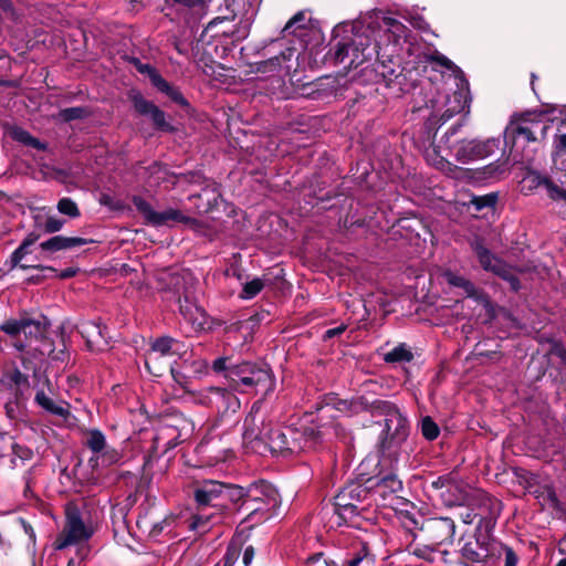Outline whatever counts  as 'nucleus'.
<instances>
[{"label":"nucleus","mask_w":566,"mask_h":566,"mask_svg":"<svg viewBox=\"0 0 566 566\" xmlns=\"http://www.w3.org/2000/svg\"><path fill=\"white\" fill-rule=\"evenodd\" d=\"M12 137L19 143H22L23 145L30 146L32 148L44 150L45 145L41 143L39 139L34 138L30 135L27 130L22 128H14L12 130Z\"/></svg>","instance_id":"obj_37"},{"label":"nucleus","mask_w":566,"mask_h":566,"mask_svg":"<svg viewBox=\"0 0 566 566\" xmlns=\"http://www.w3.org/2000/svg\"><path fill=\"white\" fill-rule=\"evenodd\" d=\"M346 329V325L342 324L337 327L329 328L324 333V339H331L335 336L343 334Z\"/></svg>","instance_id":"obj_56"},{"label":"nucleus","mask_w":566,"mask_h":566,"mask_svg":"<svg viewBox=\"0 0 566 566\" xmlns=\"http://www.w3.org/2000/svg\"><path fill=\"white\" fill-rule=\"evenodd\" d=\"M21 523H22V526H23L25 533L30 536V539L34 541L35 534H34L33 528L29 524H27L23 520H21Z\"/></svg>","instance_id":"obj_64"},{"label":"nucleus","mask_w":566,"mask_h":566,"mask_svg":"<svg viewBox=\"0 0 566 566\" xmlns=\"http://www.w3.org/2000/svg\"><path fill=\"white\" fill-rule=\"evenodd\" d=\"M434 554H436V551L429 546L413 548V555H416L417 557L423 558L426 560H429V562L434 560V556H433Z\"/></svg>","instance_id":"obj_53"},{"label":"nucleus","mask_w":566,"mask_h":566,"mask_svg":"<svg viewBox=\"0 0 566 566\" xmlns=\"http://www.w3.org/2000/svg\"><path fill=\"white\" fill-rule=\"evenodd\" d=\"M369 493L370 488L359 482H352L344 486L335 496L334 523L339 526L357 516L358 503L365 501Z\"/></svg>","instance_id":"obj_9"},{"label":"nucleus","mask_w":566,"mask_h":566,"mask_svg":"<svg viewBox=\"0 0 566 566\" xmlns=\"http://www.w3.org/2000/svg\"><path fill=\"white\" fill-rule=\"evenodd\" d=\"M233 493H235V500H242L240 510L248 513L243 521L249 524L248 527L269 520L281 503L275 486L265 481L254 482L247 489L237 485Z\"/></svg>","instance_id":"obj_4"},{"label":"nucleus","mask_w":566,"mask_h":566,"mask_svg":"<svg viewBox=\"0 0 566 566\" xmlns=\"http://www.w3.org/2000/svg\"><path fill=\"white\" fill-rule=\"evenodd\" d=\"M264 287V282L261 279H253L250 282H247L243 285L241 297L245 300L253 298L258 295Z\"/></svg>","instance_id":"obj_44"},{"label":"nucleus","mask_w":566,"mask_h":566,"mask_svg":"<svg viewBox=\"0 0 566 566\" xmlns=\"http://www.w3.org/2000/svg\"><path fill=\"white\" fill-rule=\"evenodd\" d=\"M465 504L474 507L480 515V526L495 521L501 513V502L482 490H473Z\"/></svg>","instance_id":"obj_19"},{"label":"nucleus","mask_w":566,"mask_h":566,"mask_svg":"<svg viewBox=\"0 0 566 566\" xmlns=\"http://www.w3.org/2000/svg\"><path fill=\"white\" fill-rule=\"evenodd\" d=\"M76 327L90 350H103L107 347V332L101 321H82Z\"/></svg>","instance_id":"obj_21"},{"label":"nucleus","mask_w":566,"mask_h":566,"mask_svg":"<svg viewBox=\"0 0 566 566\" xmlns=\"http://www.w3.org/2000/svg\"><path fill=\"white\" fill-rule=\"evenodd\" d=\"M287 438H290L287 454H294L314 448L319 440V433L310 427L303 429L289 427Z\"/></svg>","instance_id":"obj_22"},{"label":"nucleus","mask_w":566,"mask_h":566,"mask_svg":"<svg viewBox=\"0 0 566 566\" xmlns=\"http://www.w3.org/2000/svg\"><path fill=\"white\" fill-rule=\"evenodd\" d=\"M171 429L170 428H161L158 430V432L156 433V436L154 437V444H155V448L158 449L161 447L165 448V450H169L174 447H176V442H172V439L170 440H167V441H164L166 436H168V431H170Z\"/></svg>","instance_id":"obj_47"},{"label":"nucleus","mask_w":566,"mask_h":566,"mask_svg":"<svg viewBox=\"0 0 566 566\" xmlns=\"http://www.w3.org/2000/svg\"><path fill=\"white\" fill-rule=\"evenodd\" d=\"M230 22H231V20L228 17H217L208 23V25L206 28V32L211 31L218 24L230 23Z\"/></svg>","instance_id":"obj_60"},{"label":"nucleus","mask_w":566,"mask_h":566,"mask_svg":"<svg viewBox=\"0 0 566 566\" xmlns=\"http://www.w3.org/2000/svg\"><path fill=\"white\" fill-rule=\"evenodd\" d=\"M93 534L94 528L83 520L81 512L69 506L64 527L53 543L54 549L62 551L72 545L86 543Z\"/></svg>","instance_id":"obj_10"},{"label":"nucleus","mask_w":566,"mask_h":566,"mask_svg":"<svg viewBox=\"0 0 566 566\" xmlns=\"http://www.w3.org/2000/svg\"><path fill=\"white\" fill-rule=\"evenodd\" d=\"M130 98L135 109L142 115L149 116L156 128L165 132H171L174 129L166 120L165 113L154 103L145 99L140 93H133Z\"/></svg>","instance_id":"obj_23"},{"label":"nucleus","mask_w":566,"mask_h":566,"mask_svg":"<svg viewBox=\"0 0 566 566\" xmlns=\"http://www.w3.org/2000/svg\"><path fill=\"white\" fill-rule=\"evenodd\" d=\"M471 509L465 513L462 514L461 518L464 524H472L476 517H480L478 512H475V509L470 506Z\"/></svg>","instance_id":"obj_58"},{"label":"nucleus","mask_w":566,"mask_h":566,"mask_svg":"<svg viewBox=\"0 0 566 566\" xmlns=\"http://www.w3.org/2000/svg\"><path fill=\"white\" fill-rule=\"evenodd\" d=\"M374 558L368 553L367 547L363 546L359 552L348 559L344 566H373Z\"/></svg>","instance_id":"obj_43"},{"label":"nucleus","mask_w":566,"mask_h":566,"mask_svg":"<svg viewBox=\"0 0 566 566\" xmlns=\"http://www.w3.org/2000/svg\"><path fill=\"white\" fill-rule=\"evenodd\" d=\"M166 88H158L160 92L167 94L172 101H175L178 104L185 105L186 99L184 98L182 94L170 86V84L166 81Z\"/></svg>","instance_id":"obj_51"},{"label":"nucleus","mask_w":566,"mask_h":566,"mask_svg":"<svg viewBox=\"0 0 566 566\" xmlns=\"http://www.w3.org/2000/svg\"><path fill=\"white\" fill-rule=\"evenodd\" d=\"M56 209L61 214L67 216L71 219H75L81 216L76 202L69 197L61 198L57 201Z\"/></svg>","instance_id":"obj_39"},{"label":"nucleus","mask_w":566,"mask_h":566,"mask_svg":"<svg viewBox=\"0 0 566 566\" xmlns=\"http://www.w3.org/2000/svg\"><path fill=\"white\" fill-rule=\"evenodd\" d=\"M49 327V319L42 315L38 317L22 315L19 318H10L0 325V329L6 334L12 337L23 334L29 342L44 337Z\"/></svg>","instance_id":"obj_13"},{"label":"nucleus","mask_w":566,"mask_h":566,"mask_svg":"<svg viewBox=\"0 0 566 566\" xmlns=\"http://www.w3.org/2000/svg\"><path fill=\"white\" fill-rule=\"evenodd\" d=\"M497 201L496 193H488L485 196L474 197L472 199V203L476 208V210H482L483 208L494 207Z\"/></svg>","instance_id":"obj_46"},{"label":"nucleus","mask_w":566,"mask_h":566,"mask_svg":"<svg viewBox=\"0 0 566 566\" xmlns=\"http://www.w3.org/2000/svg\"><path fill=\"white\" fill-rule=\"evenodd\" d=\"M367 482L371 483L369 488L374 489V492L379 494L382 499L391 494H397L402 490L401 480L392 472L377 479L375 482H373V479H368Z\"/></svg>","instance_id":"obj_27"},{"label":"nucleus","mask_w":566,"mask_h":566,"mask_svg":"<svg viewBox=\"0 0 566 566\" xmlns=\"http://www.w3.org/2000/svg\"><path fill=\"white\" fill-rule=\"evenodd\" d=\"M255 552L254 548L250 545L244 548L243 555H242V563L244 566H250L252 564V560L254 558Z\"/></svg>","instance_id":"obj_55"},{"label":"nucleus","mask_w":566,"mask_h":566,"mask_svg":"<svg viewBox=\"0 0 566 566\" xmlns=\"http://www.w3.org/2000/svg\"><path fill=\"white\" fill-rule=\"evenodd\" d=\"M180 314L191 325L195 332L205 331L209 327L206 312L198 305L185 300V304L179 306Z\"/></svg>","instance_id":"obj_25"},{"label":"nucleus","mask_w":566,"mask_h":566,"mask_svg":"<svg viewBox=\"0 0 566 566\" xmlns=\"http://www.w3.org/2000/svg\"><path fill=\"white\" fill-rule=\"evenodd\" d=\"M65 224L64 220L57 219L56 217L49 216L44 223V231L46 233H55L60 231Z\"/></svg>","instance_id":"obj_49"},{"label":"nucleus","mask_w":566,"mask_h":566,"mask_svg":"<svg viewBox=\"0 0 566 566\" xmlns=\"http://www.w3.org/2000/svg\"><path fill=\"white\" fill-rule=\"evenodd\" d=\"M35 402L48 412L66 419L70 416L67 405H59L54 402L43 390L35 395Z\"/></svg>","instance_id":"obj_32"},{"label":"nucleus","mask_w":566,"mask_h":566,"mask_svg":"<svg viewBox=\"0 0 566 566\" xmlns=\"http://www.w3.org/2000/svg\"><path fill=\"white\" fill-rule=\"evenodd\" d=\"M459 127L460 125H454L447 130L441 140L442 145H439L438 149L434 150L436 157L432 159V165L451 178H460L464 171L462 168L453 165L441 155L443 151V145L452 151L455 160L462 165L485 158L491 153L490 142L463 139L453 146L449 145L450 137L458 132Z\"/></svg>","instance_id":"obj_5"},{"label":"nucleus","mask_w":566,"mask_h":566,"mask_svg":"<svg viewBox=\"0 0 566 566\" xmlns=\"http://www.w3.org/2000/svg\"><path fill=\"white\" fill-rule=\"evenodd\" d=\"M85 444L93 453L88 459L93 470L116 465L122 462L123 453L115 448L108 447L105 434L98 429L87 430Z\"/></svg>","instance_id":"obj_11"},{"label":"nucleus","mask_w":566,"mask_h":566,"mask_svg":"<svg viewBox=\"0 0 566 566\" xmlns=\"http://www.w3.org/2000/svg\"><path fill=\"white\" fill-rule=\"evenodd\" d=\"M552 120V123H554ZM557 133L554 139V156H563L566 154V120L564 118L557 119Z\"/></svg>","instance_id":"obj_35"},{"label":"nucleus","mask_w":566,"mask_h":566,"mask_svg":"<svg viewBox=\"0 0 566 566\" xmlns=\"http://www.w3.org/2000/svg\"><path fill=\"white\" fill-rule=\"evenodd\" d=\"M461 289L464 291L467 296L478 297V290L475 289L474 284L471 281L467 280Z\"/></svg>","instance_id":"obj_62"},{"label":"nucleus","mask_w":566,"mask_h":566,"mask_svg":"<svg viewBox=\"0 0 566 566\" xmlns=\"http://www.w3.org/2000/svg\"><path fill=\"white\" fill-rule=\"evenodd\" d=\"M282 32L284 35H323L324 30L310 10H301L286 22Z\"/></svg>","instance_id":"obj_18"},{"label":"nucleus","mask_w":566,"mask_h":566,"mask_svg":"<svg viewBox=\"0 0 566 566\" xmlns=\"http://www.w3.org/2000/svg\"><path fill=\"white\" fill-rule=\"evenodd\" d=\"M444 279L450 285L460 287V289L464 285L465 281H467L465 277L457 275L450 271L444 273Z\"/></svg>","instance_id":"obj_54"},{"label":"nucleus","mask_w":566,"mask_h":566,"mask_svg":"<svg viewBox=\"0 0 566 566\" xmlns=\"http://www.w3.org/2000/svg\"><path fill=\"white\" fill-rule=\"evenodd\" d=\"M148 185L150 187L159 186L167 180L168 171L165 166L154 163L148 167Z\"/></svg>","instance_id":"obj_38"},{"label":"nucleus","mask_w":566,"mask_h":566,"mask_svg":"<svg viewBox=\"0 0 566 566\" xmlns=\"http://www.w3.org/2000/svg\"><path fill=\"white\" fill-rule=\"evenodd\" d=\"M238 556V549L234 546H229L227 556H226V566H229Z\"/></svg>","instance_id":"obj_63"},{"label":"nucleus","mask_w":566,"mask_h":566,"mask_svg":"<svg viewBox=\"0 0 566 566\" xmlns=\"http://www.w3.org/2000/svg\"><path fill=\"white\" fill-rule=\"evenodd\" d=\"M273 428L261 400L255 401L243 421V447L248 452L264 454Z\"/></svg>","instance_id":"obj_7"},{"label":"nucleus","mask_w":566,"mask_h":566,"mask_svg":"<svg viewBox=\"0 0 566 566\" xmlns=\"http://www.w3.org/2000/svg\"><path fill=\"white\" fill-rule=\"evenodd\" d=\"M431 486L440 491V496L448 506L465 504L473 491L455 472L438 476Z\"/></svg>","instance_id":"obj_12"},{"label":"nucleus","mask_w":566,"mask_h":566,"mask_svg":"<svg viewBox=\"0 0 566 566\" xmlns=\"http://www.w3.org/2000/svg\"><path fill=\"white\" fill-rule=\"evenodd\" d=\"M40 235L35 232L29 233L21 244L11 254L12 268L20 266L21 269L33 268V265L22 264L21 261L27 254L30 253V248L39 240Z\"/></svg>","instance_id":"obj_30"},{"label":"nucleus","mask_w":566,"mask_h":566,"mask_svg":"<svg viewBox=\"0 0 566 566\" xmlns=\"http://www.w3.org/2000/svg\"><path fill=\"white\" fill-rule=\"evenodd\" d=\"M199 401L222 415L235 413L241 407L239 398L233 392L219 387L205 389L200 394Z\"/></svg>","instance_id":"obj_16"},{"label":"nucleus","mask_w":566,"mask_h":566,"mask_svg":"<svg viewBox=\"0 0 566 566\" xmlns=\"http://www.w3.org/2000/svg\"><path fill=\"white\" fill-rule=\"evenodd\" d=\"M424 531L434 545L451 543L455 534V523L451 517H432L426 522Z\"/></svg>","instance_id":"obj_20"},{"label":"nucleus","mask_w":566,"mask_h":566,"mask_svg":"<svg viewBox=\"0 0 566 566\" xmlns=\"http://www.w3.org/2000/svg\"><path fill=\"white\" fill-rule=\"evenodd\" d=\"M376 403V408L385 416L379 441L380 463L395 469L401 460H408V451L405 448L409 434L408 420L391 402L379 400Z\"/></svg>","instance_id":"obj_2"},{"label":"nucleus","mask_w":566,"mask_h":566,"mask_svg":"<svg viewBox=\"0 0 566 566\" xmlns=\"http://www.w3.org/2000/svg\"><path fill=\"white\" fill-rule=\"evenodd\" d=\"M227 358L220 357L213 361V370L214 371H226V375L228 374V370L230 367L227 366Z\"/></svg>","instance_id":"obj_57"},{"label":"nucleus","mask_w":566,"mask_h":566,"mask_svg":"<svg viewBox=\"0 0 566 566\" xmlns=\"http://www.w3.org/2000/svg\"><path fill=\"white\" fill-rule=\"evenodd\" d=\"M133 203L138 212H140L149 223L154 224L157 212L151 208V206L139 196H135L133 198Z\"/></svg>","instance_id":"obj_42"},{"label":"nucleus","mask_w":566,"mask_h":566,"mask_svg":"<svg viewBox=\"0 0 566 566\" xmlns=\"http://www.w3.org/2000/svg\"><path fill=\"white\" fill-rule=\"evenodd\" d=\"M169 222L193 224L196 220L191 217L184 214L180 210L169 208L163 212H157L154 226H163Z\"/></svg>","instance_id":"obj_33"},{"label":"nucleus","mask_w":566,"mask_h":566,"mask_svg":"<svg viewBox=\"0 0 566 566\" xmlns=\"http://www.w3.org/2000/svg\"><path fill=\"white\" fill-rule=\"evenodd\" d=\"M233 489H237V485L224 484L216 480H205L196 484L193 496L199 506L216 505L224 493L230 499L235 500Z\"/></svg>","instance_id":"obj_17"},{"label":"nucleus","mask_w":566,"mask_h":566,"mask_svg":"<svg viewBox=\"0 0 566 566\" xmlns=\"http://www.w3.org/2000/svg\"><path fill=\"white\" fill-rule=\"evenodd\" d=\"M423 59L432 71L441 73L442 77L448 76L449 80L453 81L455 86V90L451 93L437 92L426 102L423 107L418 108L421 117L426 119V138L430 140L444 123L469 107L471 97L469 82L464 77L461 69L450 59L437 51L426 53Z\"/></svg>","instance_id":"obj_1"},{"label":"nucleus","mask_w":566,"mask_h":566,"mask_svg":"<svg viewBox=\"0 0 566 566\" xmlns=\"http://www.w3.org/2000/svg\"><path fill=\"white\" fill-rule=\"evenodd\" d=\"M226 377L241 391L255 390L266 396L275 388V377L270 368L250 361L231 366Z\"/></svg>","instance_id":"obj_6"},{"label":"nucleus","mask_w":566,"mask_h":566,"mask_svg":"<svg viewBox=\"0 0 566 566\" xmlns=\"http://www.w3.org/2000/svg\"><path fill=\"white\" fill-rule=\"evenodd\" d=\"M413 31L419 33H429L431 32L429 23L424 20V18L417 12H408L405 17Z\"/></svg>","instance_id":"obj_40"},{"label":"nucleus","mask_w":566,"mask_h":566,"mask_svg":"<svg viewBox=\"0 0 566 566\" xmlns=\"http://www.w3.org/2000/svg\"><path fill=\"white\" fill-rule=\"evenodd\" d=\"M171 376L176 384H178L181 388L188 389L190 385V379L182 371L177 370L175 367H170Z\"/></svg>","instance_id":"obj_52"},{"label":"nucleus","mask_w":566,"mask_h":566,"mask_svg":"<svg viewBox=\"0 0 566 566\" xmlns=\"http://www.w3.org/2000/svg\"><path fill=\"white\" fill-rule=\"evenodd\" d=\"M365 49L359 50L356 43L352 38H347L346 41L338 43L335 59L338 62H345L346 59H349V64H360L364 61Z\"/></svg>","instance_id":"obj_28"},{"label":"nucleus","mask_w":566,"mask_h":566,"mask_svg":"<svg viewBox=\"0 0 566 566\" xmlns=\"http://www.w3.org/2000/svg\"><path fill=\"white\" fill-rule=\"evenodd\" d=\"M192 371L196 374H203L208 370V364L206 360H195L191 364Z\"/></svg>","instance_id":"obj_59"},{"label":"nucleus","mask_w":566,"mask_h":566,"mask_svg":"<svg viewBox=\"0 0 566 566\" xmlns=\"http://www.w3.org/2000/svg\"><path fill=\"white\" fill-rule=\"evenodd\" d=\"M472 249L475 252L481 266L489 272L507 281L512 290L517 291L520 289V281L513 273L512 269L503 262L501 259L495 256L482 242L475 240L472 243Z\"/></svg>","instance_id":"obj_15"},{"label":"nucleus","mask_w":566,"mask_h":566,"mask_svg":"<svg viewBox=\"0 0 566 566\" xmlns=\"http://www.w3.org/2000/svg\"><path fill=\"white\" fill-rule=\"evenodd\" d=\"M461 289L464 291L467 296L478 297V290L475 289L474 284L471 281L467 280Z\"/></svg>","instance_id":"obj_61"},{"label":"nucleus","mask_w":566,"mask_h":566,"mask_svg":"<svg viewBox=\"0 0 566 566\" xmlns=\"http://www.w3.org/2000/svg\"><path fill=\"white\" fill-rule=\"evenodd\" d=\"M98 202L99 205L107 207L111 210H122L124 208L123 203L119 200L115 199L113 196L106 192L101 193Z\"/></svg>","instance_id":"obj_48"},{"label":"nucleus","mask_w":566,"mask_h":566,"mask_svg":"<svg viewBox=\"0 0 566 566\" xmlns=\"http://www.w3.org/2000/svg\"><path fill=\"white\" fill-rule=\"evenodd\" d=\"M0 381H4V387L2 388V394L9 387L11 388L12 386H14L15 388L13 390H14V394L17 395L20 387L28 384V378L20 370L14 369V370L6 374L2 378H0Z\"/></svg>","instance_id":"obj_36"},{"label":"nucleus","mask_w":566,"mask_h":566,"mask_svg":"<svg viewBox=\"0 0 566 566\" xmlns=\"http://www.w3.org/2000/svg\"><path fill=\"white\" fill-rule=\"evenodd\" d=\"M409 28L392 12L379 9L336 24L332 35H406Z\"/></svg>","instance_id":"obj_3"},{"label":"nucleus","mask_w":566,"mask_h":566,"mask_svg":"<svg viewBox=\"0 0 566 566\" xmlns=\"http://www.w3.org/2000/svg\"><path fill=\"white\" fill-rule=\"evenodd\" d=\"M493 541L484 542L475 539L468 542L461 549L462 557L471 563L484 564L492 560Z\"/></svg>","instance_id":"obj_24"},{"label":"nucleus","mask_w":566,"mask_h":566,"mask_svg":"<svg viewBox=\"0 0 566 566\" xmlns=\"http://www.w3.org/2000/svg\"><path fill=\"white\" fill-rule=\"evenodd\" d=\"M289 427L284 429H273L265 442L266 451L272 453L287 454L289 449Z\"/></svg>","instance_id":"obj_29"},{"label":"nucleus","mask_w":566,"mask_h":566,"mask_svg":"<svg viewBox=\"0 0 566 566\" xmlns=\"http://www.w3.org/2000/svg\"><path fill=\"white\" fill-rule=\"evenodd\" d=\"M142 74L148 75L151 81V84L157 88H166V80L158 73V71L151 66L150 64H142L139 70H137Z\"/></svg>","instance_id":"obj_41"},{"label":"nucleus","mask_w":566,"mask_h":566,"mask_svg":"<svg viewBox=\"0 0 566 566\" xmlns=\"http://www.w3.org/2000/svg\"><path fill=\"white\" fill-rule=\"evenodd\" d=\"M548 122L546 114L535 112H527L513 118L504 133L505 144L514 146L520 137L528 143L535 142L538 134L544 138L549 128Z\"/></svg>","instance_id":"obj_8"},{"label":"nucleus","mask_w":566,"mask_h":566,"mask_svg":"<svg viewBox=\"0 0 566 566\" xmlns=\"http://www.w3.org/2000/svg\"><path fill=\"white\" fill-rule=\"evenodd\" d=\"M180 343L169 336L156 338L145 354V366L154 376H160L166 368L164 358L180 354Z\"/></svg>","instance_id":"obj_14"},{"label":"nucleus","mask_w":566,"mask_h":566,"mask_svg":"<svg viewBox=\"0 0 566 566\" xmlns=\"http://www.w3.org/2000/svg\"><path fill=\"white\" fill-rule=\"evenodd\" d=\"M85 115V109L82 107H70L61 111V116L64 120H73L82 118Z\"/></svg>","instance_id":"obj_50"},{"label":"nucleus","mask_w":566,"mask_h":566,"mask_svg":"<svg viewBox=\"0 0 566 566\" xmlns=\"http://www.w3.org/2000/svg\"><path fill=\"white\" fill-rule=\"evenodd\" d=\"M492 559L503 560V566H517L520 557L511 546L493 541Z\"/></svg>","instance_id":"obj_31"},{"label":"nucleus","mask_w":566,"mask_h":566,"mask_svg":"<svg viewBox=\"0 0 566 566\" xmlns=\"http://www.w3.org/2000/svg\"><path fill=\"white\" fill-rule=\"evenodd\" d=\"M90 242H92V240H87L80 237L55 235L46 241L41 242L40 248L43 251L57 252L62 250H70L77 247H83Z\"/></svg>","instance_id":"obj_26"},{"label":"nucleus","mask_w":566,"mask_h":566,"mask_svg":"<svg viewBox=\"0 0 566 566\" xmlns=\"http://www.w3.org/2000/svg\"><path fill=\"white\" fill-rule=\"evenodd\" d=\"M421 432L426 439L434 440L438 438L440 430L437 423L430 417H426L421 422Z\"/></svg>","instance_id":"obj_45"},{"label":"nucleus","mask_w":566,"mask_h":566,"mask_svg":"<svg viewBox=\"0 0 566 566\" xmlns=\"http://www.w3.org/2000/svg\"><path fill=\"white\" fill-rule=\"evenodd\" d=\"M412 359L413 354L405 343L399 344L384 356L386 363H409Z\"/></svg>","instance_id":"obj_34"}]
</instances>
